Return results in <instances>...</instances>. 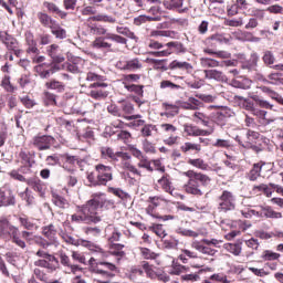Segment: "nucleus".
<instances>
[{
  "mask_svg": "<svg viewBox=\"0 0 283 283\" xmlns=\"http://www.w3.org/2000/svg\"><path fill=\"white\" fill-rule=\"evenodd\" d=\"M108 114H112V116H117L118 118H123V114L120 111V104L119 106L116 104H111L107 106Z\"/></svg>",
  "mask_w": 283,
  "mask_h": 283,
  "instance_id": "nucleus-60",
  "label": "nucleus"
},
{
  "mask_svg": "<svg viewBox=\"0 0 283 283\" xmlns=\"http://www.w3.org/2000/svg\"><path fill=\"white\" fill-rule=\"evenodd\" d=\"M18 220L21 227L27 229V231H34V229H36V223L32 222L28 216L19 217Z\"/></svg>",
  "mask_w": 283,
  "mask_h": 283,
  "instance_id": "nucleus-44",
  "label": "nucleus"
},
{
  "mask_svg": "<svg viewBox=\"0 0 283 283\" xmlns=\"http://www.w3.org/2000/svg\"><path fill=\"white\" fill-rule=\"evenodd\" d=\"M154 132H158V127L154 124L145 123L139 133L142 138H150V136H154Z\"/></svg>",
  "mask_w": 283,
  "mask_h": 283,
  "instance_id": "nucleus-33",
  "label": "nucleus"
},
{
  "mask_svg": "<svg viewBox=\"0 0 283 283\" xmlns=\"http://www.w3.org/2000/svg\"><path fill=\"white\" fill-rule=\"evenodd\" d=\"M280 256H281L280 253L273 252L271 250H265L262 253V259L269 262L273 260H280Z\"/></svg>",
  "mask_w": 283,
  "mask_h": 283,
  "instance_id": "nucleus-59",
  "label": "nucleus"
},
{
  "mask_svg": "<svg viewBox=\"0 0 283 283\" xmlns=\"http://www.w3.org/2000/svg\"><path fill=\"white\" fill-rule=\"evenodd\" d=\"M87 29L91 34H95L98 36H103L105 34H107V29H105V27H103V25L87 24Z\"/></svg>",
  "mask_w": 283,
  "mask_h": 283,
  "instance_id": "nucleus-45",
  "label": "nucleus"
},
{
  "mask_svg": "<svg viewBox=\"0 0 283 283\" xmlns=\"http://www.w3.org/2000/svg\"><path fill=\"white\" fill-rule=\"evenodd\" d=\"M95 171L86 172L87 187H107V182L114 180V170L112 166L97 164L94 167Z\"/></svg>",
  "mask_w": 283,
  "mask_h": 283,
  "instance_id": "nucleus-4",
  "label": "nucleus"
},
{
  "mask_svg": "<svg viewBox=\"0 0 283 283\" xmlns=\"http://www.w3.org/2000/svg\"><path fill=\"white\" fill-rule=\"evenodd\" d=\"M114 207V201L107 199L105 192H95L91 195V199L82 206H76L75 213L71 216V222L76 224H98L101 216L98 209H109Z\"/></svg>",
  "mask_w": 283,
  "mask_h": 283,
  "instance_id": "nucleus-1",
  "label": "nucleus"
},
{
  "mask_svg": "<svg viewBox=\"0 0 283 283\" xmlns=\"http://www.w3.org/2000/svg\"><path fill=\"white\" fill-rule=\"evenodd\" d=\"M52 202L55 205V207H59L60 209H67L70 207V201L65 199L63 196L53 192L52 193Z\"/></svg>",
  "mask_w": 283,
  "mask_h": 283,
  "instance_id": "nucleus-34",
  "label": "nucleus"
},
{
  "mask_svg": "<svg viewBox=\"0 0 283 283\" xmlns=\"http://www.w3.org/2000/svg\"><path fill=\"white\" fill-rule=\"evenodd\" d=\"M56 94L51 93L50 91H44L43 93V104L45 107H54L56 106Z\"/></svg>",
  "mask_w": 283,
  "mask_h": 283,
  "instance_id": "nucleus-37",
  "label": "nucleus"
},
{
  "mask_svg": "<svg viewBox=\"0 0 283 283\" xmlns=\"http://www.w3.org/2000/svg\"><path fill=\"white\" fill-rule=\"evenodd\" d=\"M166 60H157V59H150L149 63L153 65L154 70H167V66L165 65Z\"/></svg>",
  "mask_w": 283,
  "mask_h": 283,
  "instance_id": "nucleus-62",
  "label": "nucleus"
},
{
  "mask_svg": "<svg viewBox=\"0 0 283 283\" xmlns=\"http://www.w3.org/2000/svg\"><path fill=\"white\" fill-rule=\"evenodd\" d=\"M181 151H184L185 154H187V151H201L202 147L200 146V144H191V143H185L181 147H180Z\"/></svg>",
  "mask_w": 283,
  "mask_h": 283,
  "instance_id": "nucleus-53",
  "label": "nucleus"
},
{
  "mask_svg": "<svg viewBox=\"0 0 283 283\" xmlns=\"http://www.w3.org/2000/svg\"><path fill=\"white\" fill-rule=\"evenodd\" d=\"M199 63L201 67H205V69H213V67L222 66V64L218 60H213L211 57H200Z\"/></svg>",
  "mask_w": 283,
  "mask_h": 283,
  "instance_id": "nucleus-38",
  "label": "nucleus"
},
{
  "mask_svg": "<svg viewBox=\"0 0 283 283\" xmlns=\"http://www.w3.org/2000/svg\"><path fill=\"white\" fill-rule=\"evenodd\" d=\"M205 77L209 81H217L218 83H227V76L222 73V71L218 70H205Z\"/></svg>",
  "mask_w": 283,
  "mask_h": 283,
  "instance_id": "nucleus-24",
  "label": "nucleus"
},
{
  "mask_svg": "<svg viewBox=\"0 0 283 283\" xmlns=\"http://www.w3.org/2000/svg\"><path fill=\"white\" fill-rule=\"evenodd\" d=\"M35 255L41 259L33 262L34 266L46 269L48 273H55V271H60L61 266L67 269L70 271L69 273H73V275H76V272L81 271V266L72 263V259H70V255L64 250L57 252V258L45 250H38Z\"/></svg>",
  "mask_w": 283,
  "mask_h": 283,
  "instance_id": "nucleus-2",
  "label": "nucleus"
},
{
  "mask_svg": "<svg viewBox=\"0 0 283 283\" xmlns=\"http://www.w3.org/2000/svg\"><path fill=\"white\" fill-rule=\"evenodd\" d=\"M99 151H101L102 158H104L105 160H111L112 163H118V160H120L123 169H126L127 171L133 174V176H138L139 178L140 176H143L140 170H138V168L134 164H132L130 161L132 155H129V153H125V151L114 153L113 148L105 147V146L102 147Z\"/></svg>",
  "mask_w": 283,
  "mask_h": 283,
  "instance_id": "nucleus-3",
  "label": "nucleus"
},
{
  "mask_svg": "<svg viewBox=\"0 0 283 283\" xmlns=\"http://www.w3.org/2000/svg\"><path fill=\"white\" fill-rule=\"evenodd\" d=\"M147 202H148V206L146 208V213H148V216H151L153 218H161L164 220H174V216L171 214L160 217L156 212V208L163 206V203L165 202V198L160 196H154V197H149L147 199Z\"/></svg>",
  "mask_w": 283,
  "mask_h": 283,
  "instance_id": "nucleus-14",
  "label": "nucleus"
},
{
  "mask_svg": "<svg viewBox=\"0 0 283 283\" xmlns=\"http://www.w3.org/2000/svg\"><path fill=\"white\" fill-rule=\"evenodd\" d=\"M15 163L20 165L19 171L30 174L32 167H34V154L22 148L17 155Z\"/></svg>",
  "mask_w": 283,
  "mask_h": 283,
  "instance_id": "nucleus-10",
  "label": "nucleus"
},
{
  "mask_svg": "<svg viewBox=\"0 0 283 283\" xmlns=\"http://www.w3.org/2000/svg\"><path fill=\"white\" fill-rule=\"evenodd\" d=\"M249 96L259 107H262L263 109H273V105L269 103V101L260 98L256 94L249 93Z\"/></svg>",
  "mask_w": 283,
  "mask_h": 283,
  "instance_id": "nucleus-39",
  "label": "nucleus"
},
{
  "mask_svg": "<svg viewBox=\"0 0 283 283\" xmlns=\"http://www.w3.org/2000/svg\"><path fill=\"white\" fill-rule=\"evenodd\" d=\"M262 61L265 65H273V63H275V55H273L271 51H265Z\"/></svg>",
  "mask_w": 283,
  "mask_h": 283,
  "instance_id": "nucleus-61",
  "label": "nucleus"
},
{
  "mask_svg": "<svg viewBox=\"0 0 283 283\" xmlns=\"http://www.w3.org/2000/svg\"><path fill=\"white\" fill-rule=\"evenodd\" d=\"M106 41H114L120 45L127 44V39L115 33H106L105 36H98L93 41V48L96 50H112V43Z\"/></svg>",
  "mask_w": 283,
  "mask_h": 283,
  "instance_id": "nucleus-9",
  "label": "nucleus"
},
{
  "mask_svg": "<svg viewBox=\"0 0 283 283\" xmlns=\"http://www.w3.org/2000/svg\"><path fill=\"white\" fill-rule=\"evenodd\" d=\"M158 185L166 191L167 193H170V196H174V198L178 197V190L175 188H171V181H169V176L164 175L159 180Z\"/></svg>",
  "mask_w": 283,
  "mask_h": 283,
  "instance_id": "nucleus-26",
  "label": "nucleus"
},
{
  "mask_svg": "<svg viewBox=\"0 0 283 283\" xmlns=\"http://www.w3.org/2000/svg\"><path fill=\"white\" fill-rule=\"evenodd\" d=\"M27 185L29 187H32V189L40 193V196H43L45 191V185H43V181H41V179L30 178L29 181H27Z\"/></svg>",
  "mask_w": 283,
  "mask_h": 283,
  "instance_id": "nucleus-32",
  "label": "nucleus"
},
{
  "mask_svg": "<svg viewBox=\"0 0 283 283\" xmlns=\"http://www.w3.org/2000/svg\"><path fill=\"white\" fill-rule=\"evenodd\" d=\"M143 151L145 154H156V145L154 143L149 142V139L145 138L142 142Z\"/></svg>",
  "mask_w": 283,
  "mask_h": 283,
  "instance_id": "nucleus-49",
  "label": "nucleus"
},
{
  "mask_svg": "<svg viewBox=\"0 0 283 283\" xmlns=\"http://www.w3.org/2000/svg\"><path fill=\"white\" fill-rule=\"evenodd\" d=\"M140 254L144 258V260H156L158 258V253L153 252L148 248H139Z\"/></svg>",
  "mask_w": 283,
  "mask_h": 283,
  "instance_id": "nucleus-55",
  "label": "nucleus"
},
{
  "mask_svg": "<svg viewBox=\"0 0 283 283\" xmlns=\"http://www.w3.org/2000/svg\"><path fill=\"white\" fill-rule=\"evenodd\" d=\"M122 112V118L125 120H136L138 118H143V115H132L135 112L134 104L130 101L122 99L118 102Z\"/></svg>",
  "mask_w": 283,
  "mask_h": 283,
  "instance_id": "nucleus-18",
  "label": "nucleus"
},
{
  "mask_svg": "<svg viewBox=\"0 0 283 283\" xmlns=\"http://www.w3.org/2000/svg\"><path fill=\"white\" fill-rule=\"evenodd\" d=\"M60 165L65 169V171H74L76 169V165L78 167L83 165V160L78 156L65 153L61 154Z\"/></svg>",
  "mask_w": 283,
  "mask_h": 283,
  "instance_id": "nucleus-17",
  "label": "nucleus"
},
{
  "mask_svg": "<svg viewBox=\"0 0 283 283\" xmlns=\"http://www.w3.org/2000/svg\"><path fill=\"white\" fill-rule=\"evenodd\" d=\"M282 73H272L268 76L270 81H265L269 85H280V83H283Z\"/></svg>",
  "mask_w": 283,
  "mask_h": 283,
  "instance_id": "nucleus-54",
  "label": "nucleus"
},
{
  "mask_svg": "<svg viewBox=\"0 0 283 283\" xmlns=\"http://www.w3.org/2000/svg\"><path fill=\"white\" fill-rule=\"evenodd\" d=\"M182 176H187V178H189L188 185H186V191L192 196H202L203 193L198 187V182H200L202 187H209V185H211L210 177L201 172L188 170L182 172Z\"/></svg>",
  "mask_w": 283,
  "mask_h": 283,
  "instance_id": "nucleus-8",
  "label": "nucleus"
},
{
  "mask_svg": "<svg viewBox=\"0 0 283 283\" xmlns=\"http://www.w3.org/2000/svg\"><path fill=\"white\" fill-rule=\"evenodd\" d=\"M57 233L59 231L56 230V226L52 223L49 226L42 227V235H44V238H46V240H49V242H52L53 244L54 242H56Z\"/></svg>",
  "mask_w": 283,
  "mask_h": 283,
  "instance_id": "nucleus-27",
  "label": "nucleus"
},
{
  "mask_svg": "<svg viewBox=\"0 0 283 283\" xmlns=\"http://www.w3.org/2000/svg\"><path fill=\"white\" fill-rule=\"evenodd\" d=\"M35 72L40 78H50L52 74L46 63H42L35 66Z\"/></svg>",
  "mask_w": 283,
  "mask_h": 283,
  "instance_id": "nucleus-41",
  "label": "nucleus"
},
{
  "mask_svg": "<svg viewBox=\"0 0 283 283\" xmlns=\"http://www.w3.org/2000/svg\"><path fill=\"white\" fill-rule=\"evenodd\" d=\"M17 199L12 195V190L8 188H0V208L1 207H14Z\"/></svg>",
  "mask_w": 283,
  "mask_h": 283,
  "instance_id": "nucleus-21",
  "label": "nucleus"
},
{
  "mask_svg": "<svg viewBox=\"0 0 283 283\" xmlns=\"http://www.w3.org/2000/svg\"><path fill=\"white\" fill-rule=\"evenodd\" d=\"M147 21H160V17L139 15L134 19V25H143V23H147Z\"/></svg>",
  "mask_w": 283,
  "mask_h": 283,
  "instance_id": "nucleus-51",
  "label": "nucleus"
},
{
  "mask_svg": "<svg viewBox=\"0 0 283 283\" xmlns=\"http://www.w3.org/2000/svg\"><path fill=\"white\" fill-rule=\"evenodd\" d=\"M261 216L271 220H281L282 212L275 211L271 206H261Z\"/></svg>",
  "mask_w": 283,
  "mask_h": 283,
  "instance_id": "nucleus-28",
  "label": "nucleus"
},
{
  "mask_svg": "<svg viewBox=\"0 0 283 283\" xmlns=\"http://www.w3.org/2000/svg\"><path fill=\"white\" fill-rule=\"evenodd\" d=\"M261 172H262V165L254 164L253 168L250 170L249 179L252 181L258 180V178H260Z\"/></svg>",
  "mask_w": 283,
  "mask_h": 283,
  "instance_id": "nucleus-52",
  "label": "nucleus"
},
{
  "mask_svg": "<svg viewBox=\"0 0 283 283\" xmlns=\"http://www.w3.org/2000/svg\"><path fill=\"white\" fill-rule=\"evenodd\" d=\"M43 6H44V8H46V10L50 14H56L59 17V19H62V20L67 19V12L61 10V8H59V6H56V3L44 1Z\"/></svg>",
  "mask_w": 283,
  "mask_h": 283,
  "instance_id": "nucleus-23",
  "label": "nucleus"
},
{
  "mask_svg": "<svg viewBox=\"0 0 283 283\" xmlns=\"http://www.w3.org/2000/svg\"><path fill=\"white\" fill-rule=\"evenodd\" d=\"M107 192L113 193V196H116V198H120V200H125V198L128 196L123 189L115 187H108Z\"/></svg>",
  "mask_w": 283,
  "mask_h": 283,
  "instance_id": "nucleus-56",
  "label": "nucleus"
},
{
  "mask_svg": "<svg viewBox=\"0 0 283 283\" xmlns=\"http://www.w3.org/2000/svg\"><path fill=\"white\" fill-rule=\"evenodd\" d=\"M142 269L145 271L146 275L148 277H150V280L156 279V275H158V274H156V272L154 271V269L151 268V265H149V262H147V261L142 262Z\"/></svg>",
  "mask_w": 283,
  "mask_h": 283,
  "instance_id": "nucleus-58",
  "label": "nucleus"
},
{
  "mask_svg": "<svg viewBox=\"0 0 283 283\" xmlns=\"http://www.w3.org/2000/svg\"><path fill=\"white\" fill-rule=\"evenodd\" d=\"M116 31L118 34H123L124 36H127L128 39H136V34L132 32L128 28L125 27H117Z\"/></svg>",
  "mask_w": 283,
  "mask_h": 283,
  "instance_id": "nucleus-63",
  "label": "nucleus"
},
{
  "mask_svg": "<svg viewBox=\"0 0 283 283\" xmlns=\"http://www.w3.org/2000/svg\"><path fill=\"white\" fill-rule=\"evenodd\" d=\"M56 143V139L50 135H36L32 138L31 145L38 151H48V149H52V145Z\"/></svg>",
  "mask_w": 283,
  "mask_h": 283,
  "instance_id": "nucleus-16",
  "label": "nucleus"
},
{
  "mask_svg": "<svg viewBox=\"0 0 283 283\" xmlns=\"http://www.w3.org/2000/svg\"><path fill=\"white\" fill-rule=\"evenodd\" d=\"M235 140L237 143H240L242 147H255V145L258 144V140H260V133L248 129L247 135L243 138V144H242V139H240V136H237Z\"/></svg>",
  "mask_w": 283,
  "mask_h": 283,
  "instance_id": "nucleus-20",
  "label": "nucleus"
},
{
  "mask_svg": "<svg viewBox=\"0 0 283 283\" xmlns=\"http://www.w3.org/2000/svg\"><path fill=\"white\" fill-rule=\"evenodd\" d=\"M46 90H55L56 92H65V84L63 82L51 80L44 84Z\"/></svg>",
  "mask_w": 283,
  "mask_h": 283,
  "instance_id": "nucleus-40",
  "label": "nucleus"
},
{
  "mask_svg": "<svg viewBox=\"0 0 283 283\" xmlns=\"http://www.w3.org/2000/svg\"><path fill=\"white\" fill-rule=\"evenodd\" d=\"M202 103H200L197 98L195 97H189L188 102H180L179 101V107L181 109H198Z\"/></svg>",
  "mask_w": 283,
  "mask_h": 283,
  "instance_id": "nucleus-36",
  "label": "nucleus"
},
{
  "mask_svg": "<svg viewBox=\"0 0 283 283\" xmlns=\"http://www.w3.org/2000/svg\"><path fill=\"white\" fill-rule=\"evenodd\" d=\"M117 67L127 72H138L143 70V60L140 57L120 60L117 62Z\"/></svg>",
  "mask_w": 283,
  "mask_h": 283,
  "instance_id": "nucleus-19",
  "label": "nucleus"
},
{
  "mask_svg": "<svg viewBox=\"0 0 283 283\" xmlns=\"http://www.w3.org/2000/svg\"><path fill=\"white\" fill-rule=\"evenodd\" d=\"M64 67L66 72H71V74H80V72H83V60L78 59L74 62L65 63Z\"/></svg>",
  "mask_w": 283,
  "mask_h": 283,
  "instance_id": "nucleus-30",
  "label": "nucleus"
},
{
  "mask_svg": "<svg viewBox=\"0 0 283 283\" xmlns=\"http://www.w3.org/2000/svg\"><path fill=\"white\" fill-rule=\"evenodd\" d=\"M102 230L98 227H86L84 228V233L86 235H93V238H97L101 235Z\"/></svg>",
  "mask_w": 283,
  "mask_h": 283,
  "instance_id": "nucleus-64",
  "label": "nucleus"
},
{
  "mask_svg": "<svg viewBox=\"0 0 283 283\" xmlns=\"http://www.w3.org/2000/svg\"><path fill=\"white\" fill-rule=\"evenodd\" d=\"M129 154L138 160L137 167L139 169H146L149 174H154V167H151V160L134 145L128 146Z\"/></svg>",
  "mask_w": 283,
  "mask_h": 283,
  "instance_id": "nucleus-13",
  "label": "nucleus"
},
{
  "mask_svg": "<svg viewBox=\"0 0 283 283\" xmlns=\"http://www.w3.org/2000/svg\"><path fill=\"white\" fill-rule=\"evenodd\" d=\"M188 165L201 169V171H207V169H209V164L205 163V159L202 158L189 159Z\"/></svg>",
  "mask_w": 283,
  "mask_h": 283,
  "instance_id": "nucleus-46",
  "label": "nucleus"
},
{
  "mask_svg": "<svg viewBox=\"0 0 283 283\" xmlns=\"http://www.w3.org/2000/svg\"><path fill=\"white\" fill-rule=\"evenodd\" d=\"M178 72L181 74L179 78H185L186 74L193 72V66L187 62H178Z\"/></svg>",
  "mask_w": 283,
  "mask_h": 283,
  "instance_id": "nucleus-42",
  "label": "nucleus"
},
{
  "mask_svg": "<svg viewBox=\"0 0 283 283\" xmlns=\"http://www.w3.org/2000/svg\"><path fill=\"white\" fill-rule=\"evenodd\" d=\"M125 244L120 243H111V250H112V255H115L116 258H125Z\"/></svg>",
  "mask_w": 283,
  "mask_h": 283,
  "instance_id": "nucleus-47",
  "label": "nucleus"
},
{
  "mask_svg": "<svg viewBox=\"0 0 283 283\" xmlns=\"http://www.w3.org/2000/svg\"><path fill=\"white\" fill-rule=\"evenodd\" d=\"M0 41L6 45L8 52H13L18 59L23 54V50L19 49V41L8 32H0Z\"/></svg>",
  "mask_w": 283,
  "mask_h": 283,
  "instance_id": "nucleus-15",
  "label": "nucleus"
},
{
  "mask_svg": "<svg viewBox=\"0 0 283 283\" xmlns=\"http://www.w3.org/2000/svg\"><path fill=\"white\" fill-rule=\"evenodd\" d=\"M223 249H226L228 253H232V255H240V253H242V243H226Z\"/></svg>",
  "mask_w": 283,
  "mask_h": 283,
  "instance_id": "nucleus-43",
  "label": "nucleus"
},
{
  "mask_svg": "<svg viewBox=\"0 0 283 283\" xmlns=\"http://www.w3.org/2000/svg\"><path fill=\"white\" fill-rule=\"evenodd\" d=\"M235 210V195L229 190H223L218 197V211L220 213H228V211Z\"/></svg>",
  "mask_w": 283,
  "mask_h": 283,
  "instance_id": "nucleus-11",
  "label": "nucleus"
},
{
  "mask_svg": "<svg viewBox=\"0 0 283 283\" xmlns=\"http://www.w3.org/2000/svg\"><path fill=\"white\" fill-rule=\"evenodd\" d=\"M184 132L187 136H209V132L205 129H200L196 126H189L185 125L184 126Z\"/></svg>",
  "mask_w": 283,
  "mask_h": 283,
  "instance_id": "nucleus-31",
  "label": "nucleus"
},
{
  "mask_svg": "<svg viewBox=\"0 0 283 283\" xmlns=\"http://www.w3.org/2000/svg\"><path fill=\"white\" fill-rule=\"evenodd\" d=\"M81 14L83 17H90L87 19V22H92V21H97L101 23H115L116 22V18L108 15V14H103V13H98L96 14V8H94L92 4L84 7L81 11Z\"/></svg>",
  "mask_w": 283,
  "mask_h": 283,
  "instance_id": "nucleus-12",
  "label": "nucleus"
},
{
  "mask_svg": "<svg viewBox=\"0 0 283 283\" xmlns=\"http://www.w3.org/2000/svg\"><path fill=\"white\" fill-rule=\"evenodd\" d=\"M0 240H11L12 243L20 249H25L27 247L25 241L21 239V231H19V228L12 226L10 220H8L6 217L0 219Z\"/></svg>",
  "mask_w": 283,
  "mask_h": 283,
  "instance_id": "nucleus-6",
  "label": "nucleus"
},
{
  "mask_svg": "<svg viewBox=\"0 0 283 283\" xmlns=\"http://www.w3.org/2000/svg\"><path fill=\"white\" fill-rule=\"evenodd\" d=\"M51 34L55 36V39H67V31L61 27L59 23H54L51 28Z\"/></svg>",
  "mask_w": 283,
  "mask_h": 283,
  "instance_id": "nucleus-35",
  "label": "nucleus"
},
{
  "mask_svg": "<svg viewBox=\"0 0 283 283\" xmlns=\"http://www.w3.org/2000/svg\"><path fill=\"white\" fill-rule=\"evenodd\" d=\"M36 19L39 21V23L41 24L42 28H49L51 29L55 23H56V20H54L52 18V15L43 12V11H39L36 13Z\"/></svg>",
  "mask_w": 283,
  "mask_h": 283,
  "instance_id": "nucleus-25",
  "label": "nucleus"
},
{
  "mask_svg": "<svg viewBox=\"0 0 283 283\" xmlns=\"http://www.w3.org/2000/svg\"><path fill=\"white\" fill-rule=\"evenodd\" d=\"M10 178H12V180H17L18 182H25L28 185L29 180L28 178H25V176H23L21 174V170L18 169H13L9 172Z\"/></svg>",
  "mask_w": 283,
  "mask_h": 283,
  "instance_id": "nucleus-48",
  "label": "nucleus"
},
{
  "mask_svg": "<svg viewBox=\"0 0 283 283\" xmlns=\"http://www.w3.org/2000/svg\"><path fill=\"white\" fill-rule=\"evenodd\" d=\"M45 163L49 167H56V165H61V155H50L46 157Z\"/></svg>",
  "mask_w": 283,
  "mask_h": 283,
  "instance_id": "nucleus-57",
  "label": "nucleus"
},
{
  "mask_svg": "<svg viewBox=\"0 0 283 283\" xmlns=\"http://www.w3.org/2000/svg\"><path fill=\"white\" fill-rule=\"evenodd\" d=\"M86 81H90L92 84L88 85V96L94 98V101H101L102 98H107L108 93L106 78L103 75H98L94 72H88L86 74Z\"/></svg>",
  "mask_w": 283,
  "mask_h": 283,
  "instance_id": "nucleus-7",
  "label": "nucleus"
},
{
  "mask_svg": "<svg viewBox=\"0 0 283 283\" xmlns=\"http://www.w3.org/2000/svg\"><path fill=\"white\" fill-rule=\"evenodd\" d=\"M123 85L127 92L136 94V96H139L140 98L145 96V85L129 84L127 82H123Z\"/></svg>",
  "mask_w": 283,
  "mask_h": 283,
  "instance_id": "nucleus-29",
  "label": "nucleus"
},
{
  "mask_svg": "<svg viewBox=\"0 0 283 283\" xmlns=\"http://www.w3.org/2000/svg\"><path fill=\"white\" fill-rule=\"evenodd\" d=\"M1 87L6 90V92L13 93L17 91V87L12 85V82H10V75H4L2 81H1Z\"/></svg>",
  "mask_w": 283,
  "mask_h": 283,
  "instance_id": "nucleus-50",
  "label": "nucleus"
},
{
  "mask_svg": "<svg viewBox=\"0 0 283 283\" xmlns=\"http://www.w3.org/2000/svg\"><path fill=\"white\" fill-rule=\"evenodd\" d=\"M90 271L95 275H99L104 280V283H108L109 280L116 277V274L119 272L116 264L108 262L106 260L98 261L94 258L88 260Z\"/></svg>",
  "mask_w": 283,
  "mask_h": 283,
  "instance_id": "nucleus-5",
  "label": "nucleus"
},
{
  "mask_svg": "<svg viewBox=\"0 0 283 283\" xmlns=\"http://www.w3.org/2000/svg\"><path fill=\"white\" fill-rule=\"evenodd\" d=\"M46 54L52 59L53 63H63L65 56L59 53V44H51L46 48Z\"/></svg>",
  "mask_w": 283,
  "mask_h": 283,
  "instance_id": "nucleus-22",
  "label": "nucleus"
}]
</instances>
